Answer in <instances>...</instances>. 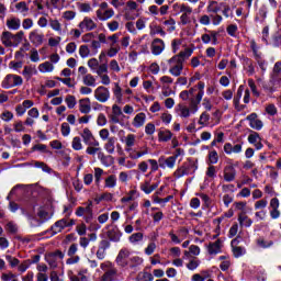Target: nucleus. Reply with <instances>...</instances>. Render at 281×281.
Instances as JSON below:
<instances>
[{
    "label": "nucleus",
    "instance_id": "nucleus-51",
    "mask_svg": "<svg viewBox=\"0 0 281 281\" xmlns=\"http://www.w3.org/2000/svg\"><path fill=\"white\" fill-rule=\"evenodd\" d=\"M4 258L7 262H9L11 269H14V267H19V265H21V261L16 257H13L12 255H5Z\"/></svg>",
    "mask_w": 281,
    "mask_h": 281
},
{
    "label": "nucleus",
    "instance_id": "nucleus-55",
    "mask_svg": "<svg viewBox=\"0 0 281 281\" xmlns=\"http://www.w3.org/2000/svg\"><path fill=\"white\" fill-rule=\"evenodd\" d=\"M164 25L167 27V32H175L177 30V22L172 18L166 20Z\"/></svg>",
    "mask_w": 281,
    "mask_h": 281
},
{
    "label": "nucleus",
    "instance_id": "nucleus-10",
    "mask_svg": "<svg viewBox=\"0 0 281 281\" xmlns=\"http://www.w3.org/2000/svg\"><path fill=\"white\" fill-rule=\"evenodd\" d=\"M205 32L206 33L201 36L202 43H204V45H210V43L211 45H218V32L207 29H205Z\"/></svg>",
    "mask_w": 281,
    "mask_h": 281
},
{
    "label": "nucleus",
    "instance_id": "nucleus-56",
    "mask_svg": "<svg viewBox=\"0 0 281 281\" xmlns=\"http://www.w3.org/2000/svg\"><path fill=\"white\" fill-rule=\"evenodd\" d=\"M60 133L63 137H69V135L71 134V126L69 125V123L67 122L61 123Z\"/></svg>",
    "mask_w": 281,
    "mask_h": 281
},
{
    "label": "nucleus",
    "instance_id": "nucleus-28",
    "mask_svg": "<svg viewBox=\"0 0 281 281\" xmlns=\"http://www.w3.org/2000/svg\"><path fill=\"white\" fill-rule=\"evenodd\" d=\"M7 27L8 30H12L13 32H16V30H21V19L16 16L8 18Z\"/></svg>",
    "mask_w": 281,
    "mask_h": 281
},
{
    "label": "nucleus",
    "instance_id": "nucleus-63",
    "mask_svg": "<svg viewBox=\"0 0 281 281\" xmlns=\"http://www.w3.org/2000/svg\"><path fill=\"white\" fill-rule=\"evenodd\" d=\"M255 59L257 60V65H259L262 74H265V71H267V61L262 58V55H257Z\"/></svg>",
    "mask_w": 281,
    "mask_h": 281
},
{
    "label": "nucleus",
    "instance_id": "nucleus-3",
    "mask_svg": "<svg viewBox=\"0 0 281 281\" xmlns=\"http://www.w3.org/2000/svg\"><path fill=\"white\" fill-rule=\"evenodd\" d=\"M95 16L98 21H109V19H113L115 16V10L109 7V2H101L95 11Z\"/></svg>",
    "mask_w": 281,
    "mask_h": 281
},
{
    "label": "nucleus",
    "instance_id": "nucleus-47",
    "mask_svg": "<svg viewBox=\"0 0 281 281\" xmlns=\"http://www.w3.org/2000/svg\"><path fill=\"white\" fill-rule=\"evenodd\" d=\"M200 265H201V260L194 257L189 259V262L187 263V269H189V271H196Z\"/></svg>",
    "mask_w": 281,
    "mask_h": 281
},
{
    "label": "nucleus",
    "instance_id": "nucleus-32",
    "mask_svg": "<svg viewBox=\"0 0 281 281\" xmlns=\"http://www.w3.org/2000/svg\"><path fill=\"white\" fill-rule=\"evenodd\" d=\"M238 223L240 227H249L250 225H254V221L247 216V213L245 211H241L238 214Z\"/></svg>",
    "mask_w": 281,
    "mask_h": 281
},
{
    "label": "nucleus",
    "instance_id": "nucleus-38",
    "mask_svg": "<svg viewBox=\"0 0 281 281\" xmlns=\"http://www.w3.org/2000/svg\"><path fill=\"white\" fill-rule=\"evenodd\" d=\"M159 184H150V182L145 181L144 183L140 184V190L145 192V194H150L151 192H155L157 190Z\"/></svg>",
    "mask_w": 281,
    "mask_h": 281
},
{
    "label": "nucleus",
    "instance_id": "nucleus-40",
    "mask_svg": "<svg viewBox=\"0 0 281 281\" xmlns=\"http://www.w3.org/2000/svg\"><path fill=\"white\" fill-rule=\"evenodd\" d=\"M143 263H144V259L142 257L134 256V257L130 258L127 267H130V269H137V267H139Z\"/></svg>",
    "mask_w": 281,
    "mask_h": 281
},
{
    "label": "nucleus",
    "instance_id": "nucleus-33",
    "mask_svg": "<svg viewBox=\"0 0 281 281\" xmlns=\"http://www.w3.org/2000/svg\"><path fill=\"white\" fill-rule=\"evenodd\" d=\"M112 91L116 102L122 104V102H124V95L122 93V87H120V83L115 82Z\"/></svg>",
    "mask_w": 281,
    "mask_h": 281
},
{
    "label": "nucleus",
    "instance_id": "nucleus-8",
    "mask_svg": "<svg viewBox=\"0 0 281 281\" xmlns=\"http://www.w3.org/2000/svg\"><path fill=\"white\" fill-rule=\"evenodd\" d=\"M130 258L131 250L128 248H122L115 258V262L121 269H126L128 267Z\"/></svg>",
    "mask_w": 281,
    "mask_h": 281
},
{
    "label": "nucleus",
    "instance_id": "nucleus-36",
    "mask_svg": "<svg viewBox=\"0 0 281 281\" xmlns=\"http://www.w3.org/2000/svg\"><path fill=\"white\" fill-rule=\"evenodd\" d=\"M49 27L54 31L57 32V34H63V24L58 19H49L48 21Z\"/></svg>",
    "mask_w": 281,
    "mask_h": 281
},
{
    "label": "nucleus",
    "instance_id": "nucleus-64",
    "mask_svg": "<svg viewBox=\"0 0 281 281\" xmlns=\"http://www.w3.org/2000/svg\"><path fill=\"white\" fill-rule=\"evenodd\" d=\"M65 102L68 106V109H75L77 102H76V97L75 95H71V94H68L66 98H65Z\"/></svg>",
    "mask_w": 281,
    "mask_h": 281
},
{
    "label": "nucleus",
    "instance_id": "nucleus-39",
    "mask_svg": "<svg viewBox=\"0 0 281 281\" xmlns=\"http://www.w3.org/2000/svg\"><path fill=\"white\" fill-rule=\"evenodd\" d=\"M159 142H170L172 139V132L170 130H160L158 132Z\"/></svg>",
    "mask_w": 281,
    "mask_h": 281
},
{
    "label": "nucleus",
    "instance_id": "nucleus-23",
    "mask_svg": "<svg viewBox=\"0 0 281 281\" xmlns=\"http://www.w3.org/2000/svg\"><path fill=\"white\" fill-rule=\"evenodd\" d=\"M280 74L281 61H277L273 66L272 74L270 75V85H276V82H280Z\"/></svg>",
    "mask_w": 281,
    "mask_h": 281
},
{
    "label": "nucleus",
    "instance_id": "nucleus-16",
    "mask_svg": "<svg viewBox=\"0 0 281 281\" xmlns=\"http://www.w3.org/2000/svg\"><path fill=\"white\" fill-rule=\"evenodd\" d=\"M150 47H151V54L154 56H159L166 49V44L164 43V40L155 38L151 42V46Z\"/></svg>",
    "mask_w": 281,
    "mask_h": 281
},
{
    "label": "nucleus",
    "instance_id": "nucleus-25",
    "mask_svg": "<svg viewBox=\"0 0 281 281\" xmlns=\"http://www.w3.org/2000/svg\"><path fill=\"white\" fill-rule=\"evenodd\" d=\"M221 249H223V244L221 243V239L210 243L207 246V252L210 254V256H216V254H221Z\"/></svg>",
    "mask_w": 281,
    "mask_h": 281
},
{
    "label": "nucleus",
    "instance_id": "nucleus-31",
    "mask_svg": "<svg viewBox=\"0 0 281 281\" xmlns=\"http://www.w3.org/2000/svg\"><path fill=\"white\" fill-rule=\"evenodd\" d=\"M82 139H83V144H91L93 142H95V136H93V133L91 132V130H89L88 127H85L82 130V132L80 133Z\"/></svg>",
    "mask_w": 281,
    "mask_h": 281
},
{
    "label": "nucleus",
    "instance_id": "nucleus-53",
    "mask_svg": "<svg viewBox=\"0 0 281 281\" xmlns=\"http://www.w3.org/2000/svg\"><path fill=\"white\" fill-rule=\"evenodd\" d=\"M137 281H153L155 278L153 277V273L150 272H139L136 278Z\"/></svg>",
    "mask_w": 281,
    "mask_h": 281
},
{
    "label": "nucleus",
    "instance_id": "nucleus-14",
    "mask_svg": "<svg viewBox=\"0 0 281 281\" xmlns=\"http://www.w3.org/2000/svg\"><path fill=\"white\" fill-rule=\"evenodd\" d=\"M74 225V220H68V218H61L57 221L53 226H52V232L53 234H60L63 229L66 227H71Z\"/></svg>",
    "mask_w": 281,
    "mask_h": 281
},
{
    "label": "nucleus",
    "instance_id": "nucleus-7",
    "mask_svg": "<svg viewBox=\"0 0 281 281\" xmlns=\"http://www.w3.org/2000/svg\"><path fill=\"white\" fill-rule=\"evenodd\" d=\"M176 111L178 113V115H180L181 117H190V115H194V113H198L199 111V104H195V109L194 105H192V98H191V102L188 105H183V104H178L176 108Z\"/></svg>",
    "mask_w": 281,
    "mask_h": 281
},
{
    "label": "nucleus",
    "instance_id": "nucleus-42",
    "mask_svg": "<svg viewBox=\"0 0 281 281\" xmlns=\"http://www.w3.org/2000/svg\"><path fill=\"white\" fill-rule=\"evenodd\" d=\"M16 12H20L22 16H27V12H30V7L25 1L19 2L15 4Z\"/></svg>",
    "mask_w": 281,
    "mask_h": 281
},
{
    "label": "nucleus",
    "instance_id": "nucleus-15",
    "mask_svg": "<svg viewBox=\"0 0 281 281\" xmlns=\"http://www.w3.org/2000/svg\"><path fill=\"white\" fill-rule=\"evenodd\" d=\"M196 94L195 98L192 99V105L194 109H196V104H201V100H203V95H205V83L203 81H200L196 86Z\"/></svg>",
    "mask_w": 281,
    "mask_h": 281
},
{
    "label": "nucleus",
    "instance_id": "nucleus-11",
    "mask_svg": "<svg viewBox=\"0 0 281 281\" xmlns=\"http://www.w3.org/2000/svg\"><path fill=\"white\" fill-rule=\"evenodd\" d=\"M86 146H88L86 148V153L91 157H95V155H98L100 159L104 155L102 154V147L100 146V140H93L92 143H88Z\"/></svg>",
    "mask_w": 281,
    "mask_h": 281
},
{
    "label": "nucleus",
    "instance_id": "nucleus-59",
    "mask_svg": "<svg viewBox=\"0 0 281 281\" xmlns=\"http://www.w3.org/2000/svg\"><path fill=\"white\" fill-rule=\"evenodd\" d=\"M104 175V169L100 167L94 168V181L98 184H100V181H102V176Z\"/></svg>",
    "mask_w": 281,
    "mask_h": 281
},
{
    "label": "nucleus",
    "instance_id": "nucleus-17",
    "mask_svg": "<svg viewBox=\"0 0 281 281\" xmlns=\"http://www.w3.org/2000/svg\"><path fill=\"white\" fill-rule=\"evenodd\" d=\"M45 40V35L43 33H40L38 30H33L29 34V41L32 43V45H35L38 47V45H43V41Z\"/></svg>",
    "mask_w": 281,
    "mask_h": 281
},
{
    "label": "nucleus",
    "instance_id": "nucleus-57",
    "mask_svg": "<svg viewBox=\"0 0 281 281\" xmlns=\"http://www.w3.org/2000/svg\"><path fill=\"white\" fill-rule=\"evenodd\" d=\"M79 56H81L82 58H89V56H91V49L88 45H81L79 47Z\"/></svg>",
    "mask_w": 281,
    "mask_h": 281
},
{
    "label": "nucleus",
    "instance_id": "nucleus-5",
    "mask_svg": "<svg viewBox=\"0 0 281 281\" xmlns=\"http://www.w3.org/2000/svg\"><path fill=\"white\" fill-rule=\"evenodd\" d=\"M65 260V252L60 250H55L45 255V261L50 267V269H58V265Z\"/></svg>",
    "mask_w": 281,
    "mask_h": 281
},
{
    "label": "nucleus",
    "instance_id": "nucleus-44",
    "mask_svg": "<svg viewBox=\"0 0 281 281\" xmlns=\"http://www.w3.org/2000/svg\"><path fill=\"white\" fill-rule=\"evenodd\" d=\"M236 243H238V240H236V239L232 240L233 254H234L235 258H240V256H243L245 254V248H243L240 246H234V245H236Z\"/></svg>",
    "mask_w": 281,
    "mask_h": 281
},
{
    "label": "nucleus",
    "instance_id": "nucleus-27",
    "mask_svg": "<svg viewBox=\"0 0 281 281\" xmlns=\"http://www.w3.org/2000/svg\"><path fill=\"white\" fill-rule=\"evenodd\" d=\"M145 155H148V147H139L134 148L130 154V159H140V157H144Z\"/></svg>",
    "mask_w": 281,
    "mask_h": 281
},
{
    "label": "nucleus",
    "instance_id": "nucleus-61",
    "mask_svg": "<svg viewBox=\"0 0 281 281\" xmlns=\"http://www.w3.org/2000/svg\"><path fill=\"white\" fill-rule=\"evenodd\" d=\"M220 260H222V262L220 265V269L222 271H227L229 269V267H232V262L229 261V259H225V256H221Z\"/></svg>",
    "mask_w": 281,
    "mask_h": 281
},
{
    "label": "nucleus",
    "instance_id": "nucleus-19",
    "mask_svg": "<svg viewBox=\"0 0 281 281\" xmlns=\"http://www.w3.org/2000/svg\"><path fill=\"white\" fill-rule=\"evenodd\" d=\"M280 200L278 198H272L270 200V216L276 220L280 216Z\"/></svg>",
    "mask_w": 281,
    "mask_h": 281
},
{
    "label": "nucleus",
    "instance_id": "nucleus-58",
    "mask_svg": "<svg viewBox=\"0 0 281 281\" xmlns=\"http://www.w3.org/2000/svg\"><path fill=\"white\" fill-rule=\"evenodd\" d=\"M77 14L78 13H76V11L68 10V11L63 12L61 19H64V21H74V19H76Z\"/></svg>",
    "mask_w": 281,
    "mask_h": 281
},
{
    "label": "nucleus",
    "instance_id": "nucleus-2",
    "mask_svg": "<svg viewBox=\"0 0 281 281\" xmlns=\"http://www.w3.org/2000/svg\"><path fill=\"white\" fill-rule=\"evenodd\" d=\"M100 269L104 272L100 278L101 281H115V278H117V268L111 261L102 262Z\"/></svg>",
    "mask_w": 281,
    "mask_h": 281
},
{
    "label": "nucleus",
    "instance_id": "nucleus-50",
    "mask_svg": "<svg viewBox=\"0 0 281 281\" xmlns=\"http://www.w3.org/2000/svg\"><path fill=\"white\" fill-rule=\"evenodd\" d=\"M175 8H179V11L182 14L189 15L192 14V7L188 5V4H179V3H175Z\"/></svg>",
    "mask_w": 281,
    "mask_h": 281
},
{
    "label": "nucleus",
    "instance_id": "nucleus-34",
    "mask_svg": "<svg viewBox=\"0 0 281 281\" xmlns=\"http://www.w3.org/2000/svg\"><path fill=\"white\" fill-rule=\"evenodd\" d=\"M117 186V176L110 175L104 179V188L106 189H113Z\"/></svg>",
    "mask_w": 281,
    "mask_h": 281
},
{
    "label": "nucleus",
    "instance_id": "nucleus-30",
    "mask_svg": "<svg viewBox=\"0 0 281 281\" xmlns=\"http://www.w3.org/2000/svg\"><path fill=\"white\" fill-rule=\"evenodd\" d=\"M144 124H146V113L140 112L136 114L135 117L133 119L132 126H134V128H142Z\"/></svg>",
    "mask_w": 281,
    "mask_h": 281
},
{
    "label": "nucleus",
    "instance_id": "nucleus-24",
    "mask_svg": "<svg viewBox=\"0 0 281 281\" xmlns=\"http://www.w3.org/2000/svg\"><path fill=\"white\" fill-rule=\"evenodd\" d=\"M79 111L83 115H89L91 113V99L85 98L79 100Z\"/></svg>",
    "mask_w": 281,
    "mask_h": 281
},
{
    "label": "nucleus",
    "instance_id": "nucleus-26",
    "mask_svg": "<svg viewBox=\"0 0 281 281\" xmlns=\"http://www.w3.org/2000/svg\"><path fill=\"white\" fill-rule=\"evenodd\" d=\"M38 217H40V221L36 218L31 220L32 227H38V225H43V223H45V221H49V213H47L45 211H40Z\"/></svg>",
    "mask_w": 281,
    "mask_h": 281
},
{
    "label": "nucleus",
    "instance_id": "nucleus-29",
    "mask_svg": "<svg viewBox=\"0 0 281 281\" xmlns=\"http://www.w3.org/2000/svg\"><path fill=\"white\" fill-rule=\"evenodd\" d=\"M38 74V70L36 69V66L27 65L24 66L22 76L25 78V80H31L32 76H36Z\"/></svg>",
    "mask_w": 281,
    "mask_h": 281
},
{
    "label": "nucleus",
    "instance_id": "nucleus-43",
    "mask_svg": "<svg viewBox=\"0 0 281 281\" xmlns=\"http://www.w3.org/2000/svg\"><path fill=\"white\" fill-rule=\"evenodd\" d=\"M186 175H190V171L186 167V165H182L177 168V170L173 172L175 179H181V177H186Z\"/></svg>",
    "mask_w": 281,
    "mask_h": 281
},
{
    "label": "nucleus",
    "instance_id": "nucleus-12",
    "mask_svg": "<svg viewBox=\"0 0 281 281\" xmlns=\"http://www.w3.org/2000/svg\"><path fill=\"white\" fill-rule=\"evenodd\" d=\"M79 30L81 32H93V30L98 29V23L93 21L90 16H85L83 20L78 24Z\"/></svg>",
    "mask_w": 281,
    "mask_h": 281
},
{
    "label": "nucleus",
    "instance_id": "nucleus-49",
    "mask_svg": "<svg viewBox=\"0 0 281 281\" xmlns=\"http://www.w3.org/2000/svg\"><path fill=\"white\" fill-rule=\"evenodd\" d=\"M82 82L86 87H95V77L93 75L88 74L82 77Z\"/></svg>",
    "mask_w": 281,
    "mask_h": 281
},
{
    "label": "nucleus",
    "instance_id": "nucleus-21",
    "mask_svg": "<svg viewBox=\"0 0 281 281\" xmlns=\"http://www.w3.org/2000/svg\"><path fill=\"white\" fill-rule=\"evenodd\" d=\"M111 247V243L109 240L103 239L100 243L99 249L97 250V258L99 260H104L106 257V250Z\"/></svg>",
    "mask_w": 281,
    "mask_h": 281
},
{
    "label": "nucleus",
    "instance_id": "nucleus-20",
    "mask_svg": "<svg viewBox=\"0 0 281 281\" xmlns=\"http://www.w3.org/2000/svg\"><path fill=\"white\" fill-rule=\"evenodd\" d=\"M137 143V136L135 134H127L124 139L125 150L128 155L135 149L133 146Z\"/></svg>",
    "mask_w": 281,
    "mask_h": 281
},
{
    "label": "nucleus",
    "instance_id": "nucleus-48",
    "mask_svg": "<svg viewBox=\"0 0 281 281\" xmlns=\"http://www.w3.org/2000/svg\"><path fill=\"white\" fill-rule=\"evenodd\" d=\"M104 148L106 153H109L110 155H113V153H115V138L113 137L108 138V142L105 143Z\"/></svg>",
    "mask_w": 281,
    "mask_h": 281
},
{
    "label": "nucleus",
    "instance_id": "nucleus-60",
    "mask_svg": "<svg viewBox=\"0 0 281 281\" xmlns=\"http://www.w3.org/2000/svg\"><path fill=\"white\" fill-rule=\"evenodd\" d=\"M108 41H110V47H120L119 41H120V34L115 33L113 35H110L108 37Z\"/></svg>",
    "mask_w": 281,
    "mask_h": 281
},
{
    "label": "nucleus",
    "instance_id": "nucleus-54",
    "mask_svg": "<svg viewBox=\"0 0 281 281\" xmlns=\"http://www.w3.org/2000/svg\"><path fill=\"white\" fill-rule=\"evenodd\" d=\"M258 247H261V249H269V247H273V240H267L265 238L257 239Z\"/></svg>",
    "mask_w": 281,
    "mask_h": 281
},
{
    "label": "nucleus",
    "instance_id": "nucleus-52",
    "mask_svg": "<svg viewBox=\"0 0 281 281\" xmlns=\"http://www.w3.org/2000/svg\"><path fill=\"white\" fill-rule=\"evenodd\" d=\"M29 267H32V259H26L18 265V271L20 273H25L27 271Z\"/></svg>",
    "mask_w": 281,
    "mask_h": 281
},
{
    "label": "nucleus",
    "instance_id": "nucleus-22",
    "mask_svg": "<svg viewBox=\"0 0 281 281\" xmlns=\"http://www.w3.org/2000/svg\"><path fill=\"white\" fill-rule=\"evenodd\" d=\"M236 180V168L233 165H228L224 168V181L232 183Z\"/></svg>",
    "mask_w": 281,
    "mask_h": 281
},
{
    "label": "nucleus",
    "instance_id": "nucleus-45",
    "mask_svg": "<svg viewBox=\"0 0 281 281\" xmlns=\"http://www.w3.org/2000/svg\"><path fill=\"white\" fill-rule=\"evenodd\" d=\"M72 150H82L85 146L82 145V138L80 136H75L71 140Z\"/></svg>",
    "mask_w": 281,
    "mask_h": 281
},
{
    "label": "nucleus",
    "instance_id": "nucleus-37",
    "mask_svg": "<svg viewBox=\"0 0 281 281\" xmlns=\"http://www.w3.org/2000/svg\"><path fill=\"white\" fill-rule=\"evenodd\" d=\"M83 218L86 223H91V221H93V202H89L86 206V213H83Z\"/></svg>",
    "mask_w": 281,
    "mask_h": 281
},
{
    "label": "nucleus",
    "instance_id": "nucleus-62",
    "mask_svg": "<svg viewBox=\"0 0 281 281\" xmlns=\"http://www.w3.org/2000/svg\"><path fill=\"white\" fill-rule=\"evenodd\" d=\"M0 119L3 121V122H11V120H14V113H12L11 111H3L1 114H0Z\"/></svg>",
    "mask_w": 281,
    "mask_h": 281
},
{
    "label": "nucleus",
    "instance_id": "nucleus-41",
    "mask_svg": "<svg viewBox=\"0 0 281 281\" xmlns=\"http://www.w3.org/2000/svg\"><path fill=\"white\" fill-rule=\"evenodd\" d=\"M193 52L194 50L192 48H186L184 50L180 52L178 55H175V57L179 58L181 63H186V60H188V58L192 56Z\"/></svg>",
    "mask_w": 281,
    "mask_h": 281
},
{
    "label": "nucleus",
    "instance_id": "nucleus-1",
    "mask_svg": "<svg viewBox=\"0 0 281 281\" xmlns=\"http://www.w3.org/2000/svg\"><path fill=\"white\" fill-rule=\"evenodd\" d=\"M25 38V32L19 31L18 33H12L10 31H3L0 35V41L4 47H19Z\"/></svg>",
    "mask_w": 281,
    "mask_h": 281
},
{
    "label": "nucleus",
    "instance_id": "nucleus-6",
    "mask_svg": "<svg viewBox=\"0 0 281 281\" xmlns=\"http://www.w3.org/2000/svg\"><path fill=\"white\" fill-rule=\"evenodd\" d=\"M168 65H169V74L171 76H175V78H179V76H181V74H183V65L184 63L181 61V59H179V57H171L168 60Z\"/></svg>",
    "mask_w": 281,
    "mask_h": 281
},
{
    "label": "nucleus",
    "instance_id": "nucleus-4",
    "mask_svg": "<svg viewBox=\"0 0 281 281\" xmlns=\"http://www.w3.org/2000/svg\"><path fill=\"white\" fill-rule=\"evenodd\" d=\"M21 85H23V77L14 74L7 75L1 81L2 89H14Z\"/></svg>",
    "mask_w": 281,
    "mask_h": 281
},
{
    "label": "nucleus",
    "instance_id": "nucleus-35",
    "mask_svg": "<svg viewBox=\"0 0 281 281\" xmlns=\"http://www.w3.org/2000/svg\"><path fill=\"white\" fill-rule=\"evenodd\" d=\"M54 69H55L54 64H52L50 61H44L38 65V71L41 74H52Z\"/></svg>",
    "mask_w": 281,
    "mask_h": 281
},
{
    "label": "nucleus",
    "instance_id": "nucleus-9",
    "mask_svg": "<svg viewBox=\"0 0 281 281\" xmlns=\"http://www.w3.org/2000/svg\"><path fill=\"white\" fill-rule=\"evenodd\" d=\"M94 98L98 102L104 104V102H109V100H111V91L104 86H99L94 90Z\"/></svg>",
    "mask_w": 281,
    "mask_h": 281
},
{
    "label": "nucleus",
    "instance_id": "nucleus-13",
    "mask_svg": "<svg viewBox=\"0 0 281 281\" xmlns=\"http://www.w3.org/2000/svg\"><path fill=\"white\" fill-rule=\"evenodd\" d=\"M158 164L159 168H161L162 170H166V168H168L169 170H175V166H177V160L172 156H160L158 158Z\"/></svg>",
    "mask_w": 281,
    "mask_h": 281
},
{
    "label": "nucleus",
    "instance_id": "nucleus-46",
    "mask_svg": "<svg viewBox=\"0 0 281 281\" xmlns=\"http://www.w3.org/2000/svg\"><path fill=\"white\" fill-rule=\"evenodd\" d=\"M144 240V233H134L128 237V241L132 245H137V243H142Z\"/></svg>",
    "mask_w": 281,
    "mask_h": 281
},
{
    "label": "nucleus",
    "instance_id": "nucleus-18",
    "mask_svg": "<svg viewBox=\"0 0 281 281\" xmlns=\"http://www.w3.org/2000/svg\"><path fill=\"white\" fill-rule=\"evenodd\" d=\"M248 142L249 144H252L255 146L256 150H262V138L260 137V134H258V132H251L248 135Z\"/></svg>",
    "mask_w": 281,
    "mask_h": 281
}]
</instances>
